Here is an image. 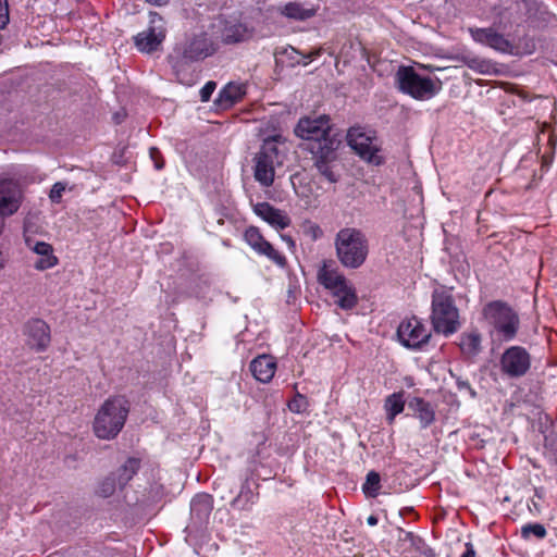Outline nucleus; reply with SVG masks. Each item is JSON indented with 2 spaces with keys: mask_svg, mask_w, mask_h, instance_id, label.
Returning a JSON list of instances; mask_svg holds the SVG:
<instances>
[{
  "mask_svg": "<svg viewBox=\"0 0 557 557\" xmlns=\"http://www.w3.org/2000/svg\"><path fill=\"white\" fill-rule=\"evenodd\" d=\"M282 238H283L284 240H286V243H288V245L294 246V242H293V239H292L290 237H288V236H282Z\"/></svg>",
  "mask_w": 557,
  "mask_h": 557,
  "instance_id": "46",
  "label": "nucleus"
},
{
  "mask_svg": "<svg viewBox=\"0 0 557 557\" xmlns=\"http://www.w3.org/2000/svg\"><path fill=\"white\" fill-rule=\"evenodd\" d=\"M431 321L437 333L448 336L459 327V311L449 290L437 288L432 295Z\"/></svg>",
  "mask_w": 557,
  "mask_h": 557,
  "instance_id": "5",
  "label": "nucleus"
},
{
  "mask_svg": "<svg viewBox=\"0 0 557 557\" xmlns=\"http://www.w3.org/2000/svg\"><path fill=\"white\" fill-rule=\"evenodd\" d=\"M23 190L20 183L12 178L0 181V216L14 214L21 207Z\"/></svg>",
  "mask_w": 557,
  "mask_h": 557,
  "instance_id": "14",
  "label": "nucleus"
},
{
  "mask_svg": "<svg viewBox=\"0 0 557 557\" xmlns=\"http://www.w3.org/2000/svg\"><path fill=\"white\" fill-rule=\"evenodd\" d=\"M397 336L401 345L411 349H419L431 337V331L417 317L403 320L397 327Z\"/></svg>",
  "mask_w": 557,
  "mask_h": 557,
  "instance_id": "10",
  "label": "nucleus"
},
{
  "mask_svg": "<svg viewBox=\"0 0 557 557\" xmlns=\"http://www.w3.org/2000/svg\"><path fill=\"white\" fill-rule=\"evenodd\" d=\"M347 141L351 149L367 162L375 165L383 162L373 139L361 127H351L347 133Z\"/></svg>",
  "mask_w": 557,
  "mask_h": 557,
  "instance_id": "13",
  "label": "nucleus"
},
{
  "mask_svg": "<svg viewBox=\"0 0 557 557\" xmlns=\"http://www.w3.org/2000/svg\"><path fill=\"white\" fill-rule=\"evenodd\" d=\"M469 32L472 39L478 44L487 46L500 53L511 54L513 52L512 42L493 27L470 28Z\"/></svg>",
  "mask_w": 557,
  "mask_h": 557,
  "instance_id": "16",
  "label": "nucleus"
},
{
  "mask_svg": "<svg viewBox=\"0 0 557 557\" xmlns=\"http://www.w3.org/2000/svg\"><path fill=\"white\" fill-rule=\"evenodd\" d=\"M456 384H457V388L459 392H467V393H469L470 397H472V398H474L476 396L475 391L471 387V385L468 381L458 379Z\"/></svg>",
  "mask_w": 557,
  "mask_h": 557,
  "instance_id": "39",
  "label": "nucleus"
},
{
  "mask_svg": "<svg viewBox=\"0 0 557 557\" xmlns=\"http://www.w3.org/2000/svg\"><path fill=\"white\" fill-rule=\"evenodd\" d=\"M258 499V493H255L249 482L246 480L240 487V491L236 497L231 502V507L235 510H251L252 506Z\"/></svg>",
  "mask_w": 557,
  "mask_h": 557,
  "instance_id": "26",
  "label": "nucleus"
},
{
  "mask_svg": "<svg viewBox=\"0 0 557 557\" xmlns=\"http://www.w3.org/2000/svg\"><path fill=\"white\" fill-rule=\"evenodd\" d=\"M159 153V151L156 148L150 149V156L153 160H156V154Z\"/></svg>",
  "mask_w": 557,
  "mask_h": 557,
  "instance_id": "45",
  "label": "nucleus"
},
{
  "mask_svg": "<svg viewBox=\"0 0 557 557\" xmlns=\"http://www.w3.org/2000/svg\"><path fill=\"white\" fill-rule=\"evenodd\" d=\"M459 347L463 356L473 358L482 350V335L479 331L472 330L462 333L459 338Z\"/></svg>",
  "mask_w": 557,
  "mask_h": 557,
  "instance_id": "23",
  "label": "nucleus"
},
{
  "mask_svg": "<svg viewBox=\"0 0 557 557\" xmlns=\"http://www.w3.org/2000/svg\"><path fill=\"white\" fill-rule=\"evenodd\" d=\"M253 212L277 230H284L290 224V219L283 211L268 202L256 203L253 206Z\"/></svg>",
  "mask_w": 557,
  "mask_h": 557,
  "instance_id": "19",
  "label": "nucleus"
},
{
  "mask_svg": "<svg viewBox=\"0 0 557 557\" xmlns=\"http://www.w3.org/2000/svg\"><path fill=\"white\" fill-rule=\"evenodd\" d=\"M321 49H315L311 51L308 55H305L304 64L307 65L311 60L315 59L321 54Z\"/></svg>",
  "mask_w": 557,
  "mask_h": 557,
  "instance_id": "40",
  "label": "nucleus"
},
{
  "mask_svg": "<svg viewBox=\"0 0 557 557\" xmlns=\"http://www.w3.org/2000/svg\"><path fill=\"white\" fill-rule=\"evenodd\" d=\"M405 407L403 393H394L385 400V410L387 412V420L392 423L397 414H399Z\"/></svg>",
  "mask_w": 557,
  "mask_h": 557,
  "instance_id": "29",
  "label": "nucleus"
},
{
  "mask_svg": "<svg viewBox=\"0 0 557 557\" xmlns=\"http://www.w3.org/2000/svg\"><path fill=\"white\" fill-rule=\"evenodd\" d=\"M67 184L65 182H57L52 185L49 191V199L52 203H60L63 193L66 190Z\"/></svg>",
  "mask_w": 557,
  "mask_h": 557,
  "instance_id": "35",
  "label": "nucleus"
},
{
  "mask_svg": "<svg viewBox=\"0 0 557 557\" xmlns=\"http://www.w3.org/2000/svg\"><path fill=\"white\" fill-rule=\"evenodd\" d=\"M380 481V474L375 471H370L367 474L366 482L362 485V491L364 492V494L371 497L376 496L381 487Z\"/></svg>",
  "mask_w": 557,
  "mask_h": 557,
  "instance_id": "32",
  "label": "nucleus"
},
{
  "mask_svg": "<svg viewBox=\"0 0 557 557\" xmlns=\"http://www.w3.org/2000/svg\"><path fill=\"white\" fill-rule=\"evenodd\" d=\"M521 537L525 541L534 536L537 540H543L547 536V530L542 523H525L520 530Z\"/></svg>",
  "mask_w": 557,
  "mask_h": 557,
  "instance_id": "31",
  "label": "nucleus"
},
{
  "mask_svg": "<svg viewBox=\"0 0 557 557\" xmlns=\"http://www.w3.org/2000/svg\"><path fill=\"white\" fill-rule=\"evenodd\" d=\"M244 239L258 255L267 257L278 267L285 265V257L262 236L258 227H248L244 233Z\"/></svg>",
  "mask_w": 557,
  "mask_h": 557,
  "instance_id": "15",
  "label": "nucleus"
},
{
  "mask_svg": "<svg viewBox=\"0 0 557 557\" xmlns=\"http://www.w3.org/2000/svg\"><path fill=\"white\" fill-rule=\"evenodd\" d=\"M318 281L332 292L342 309L348 310L357 305V296L352 285L337 269L332 268L326 262L318 272Z\"/></svg>",
  "mask_w": 557,
  "mask_h": 557,
  "instance_id": "9",
  "label": "nucleus"
},
{
  "mask_svg": "<svg viewBox=\"0 0 557 557\" xmlns=\"http://www.w3.org/2000/svg\"><path fill=\"white\" fill-rule=\"evenodd\" d=\"M531 367V357L525 348L511 346L500 357V370L509 377L523 376Z\"/></svg>",
  "mask_w": 557,
  "mask_h": 557,
  "instance_id": "12",
  "label": "nucleus"
},
{
  "mask_svg": "<svg viewBox=\"0 0 557 557\" xmlns=\"http://www.w3.org/2000/svg\"><path fill=\"white\" fill-rule=\"evenodd\" d=\"M308 401L307 398L300 394H298L296 397H294L288 403V408L292 412L300 413L304 412L307 409Z\"/></svg>",
  "mask_w": 557,
  "mask_h": 557,
  "instance_id": "36",
  "label": "nucleus"
},
{
  "mask_svg": "<svg viewBox=\"0 0 557 557\" xmlns=\"http://www.w3.org/2000/svg\"><path fill=\"white\" fill-rule=\"evenodd\" d=\"M460 557H475V550L471 543L466 544V552Z\"/></svg>",
  "mask_w": 557,
  "mask_h": 557,
  "instance_id": "42",
  "label": "nucleus"
},
{
  "mask_svg": "<svg viewBox=\"0 0 557 557\" xmlns=\"http://www.w3.org/2000/svg\"><path fill=\"white\" fill-rule=\"evenodd\" d=\"M282 13L294 20L305 21L314 15V11L311 9H305L300 4L295 2H289L284 5Z\"/></svg>",
  "mask_w": 557,
  "mask_h": 557,
  "instance_id": "30",
  "label": "nucleus"
},
{
  "mask_svg": "<svg viewBox=\"0 0 557 557\" xmlns=\"http://www.w3.org/2000/svg\"><path fill=\"white\" fill-rule=\"evenodd\" d=\"M116 486H119L115 475L111 474L104 478L97 487V494L101 497H110L114 494Z\"/></svg>",
  "mask_w": 557,
  "mask_h": 557,
  "instance_id": "33",
  "label": "nucleus"
},
{
  "mask_svg": "<svg viewBox=\"0 0 557 557\" xmlns=\"http://www.w3.org/2000/svg\"><path fill=\"white\" fill-rule=\"evenodd\" d=\"M246 94L244 84L228 83L220 92L216 102L223 108H228L242 100Z\"/></svg>",
  "mask_w": 557,
  "mask_h": 557,
  "instance_id": "25",
  "label": "nucleus"
},
{
  "mask_svg": "<svg viewBox=\"0 0 557 557\" xmlns=\"http://www.w3.org/2000/svg\"><path fill=\"white\" fill-rule=\"evenodd\" d=\"M129 412V404L123 396L108 398L98 409L92 423L95 435L100 440L115 438L122 431Z\"/></svg>",
  "mask_w": 557,
  "mask_h": 557,
  "instance_id": "3",
  "label": "nucleus"
},
{
  "mask_svg": "<svg viewBox=\"0 0 557 557\" xmlns=\"http://www.w3.org/2000/svg\"><path fill=\"white\" fill-rule=\"evenodd\" d=\"M466 65L481 74H486L490 72L491 63L488 61L479 59V58H467L465 59Z\"/></svg>",
  "mask_w": 557,
  "mask_h": 557,
  "instance_id": "34",
  "label": "nucleus"
},
{
  "mask_svg": "<svg viewBox=\"0 0 557 557\" xmlns=\"http://www.w3.org/2000/svg\"><path fill=\"white\" fill-rule=\"evenodd\" d=\"M250 371L256 380L268 383L276 371V361L272 356L261 355L250 362Z\"/></svg>",
  "mask_w": 557,
  "mask_h": 557,
  "instance_id": "21",
  "label": "nucleus"
},
{
  "mask_svg": "<svg viewBox=\"0 0 557 557\" xmlns=\"http://www.w3.org/2000/svg\"><path fill=\"white\" fill-rule=\"evenodd\" d=\"M4 227V220L0 216V234H2Z\"/></svg>",
  "mask_w": 557,
  "mask_h": 557,
  "instance_id": "47",
  "label": "nucleus"
},
{
  "mask_svg": "<svg viewBox=\"0 0 557 557\" xmlns=\"http://www.w3.org/2000/svg\"><path fill=\"white\" fill-rule=\"evenodd\" d=\"M156 168H157L158 170H160V169H162V168H163V164H162V163H159V162H157V161H156Z\"/></svg>",
  "mask_w": 557,
  "mask_h": 557,
  "instance_id": "48",
  "label": "nucleus"
},
{
  "mask_svg": "<svg viewBox=\"0 0 557 557\" xmlns=\"http://www.w3.org/2000/svg\"><path fill=\"white\" fill-rule=\"evenodd\" d=\"M212 497L207 493H200L194 496L190 502L191 519L199 525L203 524L212 511Z\"/></svg>",
  "mask_w": 557,
  "mask_h": 557,
  "instance_id": "22",
  "label": "nucleus"
},
{
  "mask_svg": "<svg viewBox=\"0 0 557 557\" xmlns=\"http://www.w3.org/2000/svg\"><path fill=\"white\" fill-rule=\"evenodd\" d=\"M27 344L37 351H44L50 344V327L40 319H32L24 325Z\"/></svg>",
  "mask_w": 557,
  "mask_h": 557,
  "instance_id": "18",
  "label": "nucleus"
},
{
  "mask_svg": "<svg viewBox=\"0 0 557 557\" xmlns=\"http://www.w3.org/2000/svg\"><path fill=\"white\" fill-rule=\"evenodd\" d=\"M215 51L213 40L207 33H199L185 38L173 48L169 61L178 76L180 69L186 64L203 60Z\"/></svg>",
  "mask_w": 557,
  "mask_h": 557,
  "instance_id": "4",
  "label": "nucleus"
},
{
  "mask_svg": "<svg viewBox=\"0 0 557 557\" xmlns=\"http://www.w3.org/2000/svg\"><path fill=\"white\" fill-rule=\"evenodd\" d=\"M147 2L153 4V5H162L168 2V0H146Z\"/></svg>",
  "mask_w": 557,
  "mask_h": 557,
  "instance_id": "44",
  "label": "nucleus"
},
{
  "mask_svg": "<svg viewBox=\"0 0 557 557\" xmlns=\"http://www.w3.org/2000/svg\"><path fill=\"white\" fill-rule=\"evenodd\" d=\"M9 23V9L7 0H0V27H5Z\"/></svg>",
  "mask_w": 557,
  "mask_h": 557,
  "instance_id": "38",
  "label": "nucleus"
},
{
  "mask_svg": "<svg viewBox=\"0 0 557 557\" xmlns=\"http://www.w3.org/2000/svg\"><path fill=\"white\" fill-rule=\"evenodd\" d=\"M336 258L346 269H359L369 255V239L357 227H343L334 237Z\"/></svg>",
  "mask_w": 557,
  "mask_h": 557,
  "instance_id": "2",
  "label": "nucleus"
},
{
  "mask_svg": "<svg viewBox=\"0 0 557 557\" xmlns=\"http://www.w3.org/2000/svg\"><path fill=\"white\" fill-rule=\"evenodd\" d=\"M3 27H0V29H2Z\"/></svg>",
  "mask_w": 557,
  "mask_h": 557,
  "instance_id": "49",
  "label": "nucleus"
},
{
  "mask_svg": "<svg viewBox=\"0 0 557 557\" xmlns=\"http://www.w3.org/2000/svg\"><path fill=\"white\" fill-rule=\"evenodd\" d=\"M483 315L500 339L508 342L516 337L520 318L507 302L494 300L486 304Z\"/></svg>",
  "mask_w": 557,
  "mask_h": 557,
  "instance_id": "7",
  "label": "nucleus"
},
{
  "mask_svg": "<svg viewBox=\"0 0 557 557\" xmlns=\"http://www.w3.org/2000/svg\"><path fill=\"white\" fill-rule=\"evenodd\" d=\"M223 40L226 44H235L245 40L249 36V30L242 23H227L223 29Z\"/></svg>",
  "mask_w": 557,
  "mask_h": 557,
  "instance_id": "28",
  "label": "nucleus"
},
{
  "mask_svg": "<svg viewBox=\"0 0 557 557\" xmlns=\"http://www.w3.org/2000/svg\"><path fill=\"white\" fill-rule=\"evenodd\" d=\"M287 151V144L280 135L263 140L253 158V176L260 185L269 187L273 184L275 170L283 165Z\"/></svg>",
  "mask_w": 557,
  "mask_h": 557,
  "instance_id": "1",
  "label": "nucleus"
},
{
  "mask_svg": "<svg viewBox=\"0 0 557 557\" xmlns=\"http://www.w3.org/2000/svg\"><path fill=\"white\" fill-rule=\"evenodd\" d=\"M215 87V82L210 81L206 83V85L200 89V99L202 102L210 100Z\"/></svg>",
  "mask_w": 557,
  "mask_h": 557,
  "instance_id": "37",
  "label": "nucleus"
},
{
  "mask_svg": "<svg viewBox=\"0 0 557 557\" xmlns=\"http://www.w3.org/2000/svg\"><path fill=\"white\" fill-rule=\"evenodd\" d=\"M140 467V460L137 458H128L124 465H122L113 475L117 480L119 486H125L133 476L137 473Z\"/></svg>",
  "mask_w": 557,
  "mask_h": 557,
  "instance_id": "27",
  "label": "nucleus"
},
{
  "mask_svg": "<svg viewBox=\"0 0 557 557\" xmlns=\"http://www.w3.org/2000/svg\"><path fill=\"white\" fill-rule=\"evenodd\" d=\"M409 408L413 410L414 417L420 421L422 429H426L435 421V410L429 401L414 398L409 403Z\"/></svg>",
  "mask_w": 557,
  "mask_h": 557,
  "instance_id": "24",
  "label": "nucleus"
},
{
  "mask_svg": "<svg viewBox=\"0 0 557 557\" xmlns=\"http://www.w3.org/2000/svg\"><path fill=\"white\" fill-rule=\"evenodd\" d=\"M309 232L312 235L313 239H318L322 235L321 228L315 224H313L309 227Z\"/></svg>",
  "mask_w": 557,
  "mask_h": 557,
  "instance_id": "41",
  "label": "nucleus"
},
{
  "mask_svg": "<svg viewBox=\"0 0 557 557\" xmlns=\"http://www.w3.org/2000/svg\"><path fill=\"white\" fill-rule=\"evenodd\" d=\"M377 521H379L377 517H375V516H373V515L369 516V517H368V519H367V523H368L369 525H371V527L376 525V524H377Z\"/></svg>",
  "mask_w": 557,
  "mask_h": 557,
  "instance_id": "43",
  "label": "nucleus"
},
{
  "mask_svg": "<svg viewBox=\"0 0 557 557\" xmlns=\"http://www.w3.org/2000/svg\"><path fill=\"white\" fill-rule=\"evenodd\" d=\"M26 245L38 256L37 260L34 262L35 269L44 271L53 268L58 263V258L53 255V248L50 244L34 242L27 238Z\"/></svg>",
  "mask_w": 557,
  "mask_h": 557,
  "instance_id": "20",
  "label": "nucleus"
},
{
  "mask_svg": "<svg viewBox=\"0 0 557 557\" xmlns=\"http://www.w3.org/2000/svg\"><path fill=\"white\" fill-rule=\"evenodd\" d=\"M395 79L401 92L418 100L431 99L442 89L438 78L423 76L411 66H400Z\"/></svg>",
  "mask_w": 557,
  "mask_h": 557,
  "instance_id": "6",
  "label": "nucleus"
},
{
  "mask_svg": "<svg viewBox=\"0 0 557 557\" xmlns=\"http://www.w3.org/2000/svg\"><path fill=\"white\" fill-rule=\"evenodd\" d=\"M339 144L329 141L324 148H317L312 151L315 154L314 165L319 173L324 176L330 183H336L339 175L334 171V162L336 160V149Z\"/></svg>",
  "mask_w": 557,
  "mask_h": 557,
  "instance_id": "17",
  "label": "nucleus"
},
{
  "mask_svg": "<svg viewBox=\"0 0 557 557\" xmlns=\"http://www.w3.org/2000/svg\"><path fill=\"white\" fill-rule=\"evenodd\" d=\"M295 134L301 139L312 141L311 151L324 148L329 141L341 144L338 134L332 127L330 117L320 115L317 117H302L295 127Z\"/></svg>",
  "mask_w": 557,
  "mask_h": 557,
  "instance_id": "8",
  "label": "nucleus"
},
{
  "mask_svg": "<svg viewBox=\"0 0 557 557\" xmlns=\"http://www.w3.org/2000/svg\"><path fill=\"white\" fill-rule=\"evenodd\" d=\"M165 38L163 18L158 13H150L149 26L134 37L135 46L141 52L150 53L159 49Z\"/></svg>",
  "mask_w": 557,
  "mask_h": 557,
  "instance_id": "11",
  "label": "nucleus"
}]
</instances>
